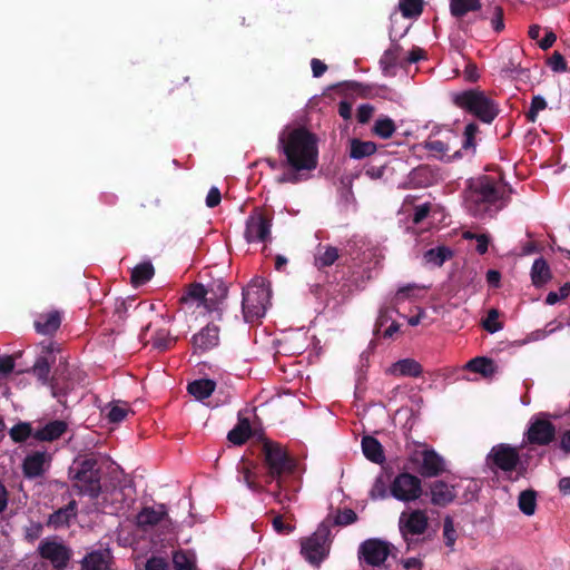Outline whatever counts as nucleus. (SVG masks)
Segmentation results:
<instances>
[{"mask_svg": "<svg viewBox=\"0 0 570 570\" xmlns=\"http://www.w3.org/2000/svg\"><path fill=\"white\" fill-rule=\"evenodd\" d=\"M106 417L111 423H120L125 420L127 414L129 413V406L124 402H114L110 403L105 409Z\"/></svg>", "mask_w": 570, "mask_h": 570, "instance_id": "58836bf2", "label": "nucleus"}, {"mask_svg": "<svg viewBox=\"0 0 570 570\" xmlns=\"http://www.w3.org/2000/svg\"><path fill=\"white\" fill-rule=\"evenodd\" d=\"M167 517L165 504L156 507H146L136 517L137 525L144 530L151 528L161 522Z\"/></svg>", "mask_w": 570, "mask_h": 570, "instance_id": "6ab92c4d", "label": "nucleus"}, {"mask_svg": "<svg viewBox=\"0 0 570 570\" xmlns=\"http://www.w3.org/2000/svg\"><path fill=\"white\" fill-rule=\"evenodd\" d=\"M453 255V252L446 246H436L426 250L423 255L424 263L430 266L440 267Z\"/></svg>", "mask_w": 570, "mask_h": 570, "instance_id": "cd10ccee", "label": "nucleus"}, {"mask_svg": "<svg viewBox=\"0 0 570 570\" xmlns=\"http://www.w3.org/2000/svg\"><path fill=\"white\" fill-rule=\"evenodd\" d=\"M175 570H197L196 553L191 550H179L173 556Z\"/></svg>", "mask_w": 570, "mask_h": 570, "instance_id": "7c9ffc66", "label": "nucleus"}, {"mask_svg": "<svg viewBox=\"0 0 570 570\" xmlns=\"http://www.w3.org/2000/svg\"><path fill=\"white\" fill-rule=\"evenodd\" d=\"M376 151V145L373 141H362L353 139L351 141L350 157L353 159H363Z\"/></svg>", "mask_w": 570, "mask_h": 570, "instance_id": "72a5a7b5", "label": "nucleus"}, {"mask_svg": "<svg viewBox=\"0 0 570 570\" xmlns=\"http://www.w3.org/2000/svg\"><path fill=\"white\" fill-rule=\"evenodd\" d=\"M485 461L493 472L502 473L509 480H518L525 471L518 449L507 443L492 446Z\"/></svg>", "mask_w": 570, "mask_h": 570, "instance_id": "20e7f679", "label": "nucleus"}, {"mask_svg": "<svg viewBox=\"0 0 570 570\" xmlns=\"http://www.w3.org/2000/svg\"><path fill=\"white\" fill-rule=\"evenodd\" d=\"M386 373L393 376L417 377L422 374V366L413 358H403L389 366Z\"/></svg>", "mask_w": 570, "mask_h": 570, "instance_id": "412c9836", "label": "nucleus"}, {"mask_svg": "<svg viewBox=\"0 0 570 570\" xmlns=\"http://www.w3.org/2000/svg\"><path fill=\"white\" fill-rule=\"evenodd\" d=\"M491 26L497 32H500L504 29L503 11L500 7H495L494 9V14L491 19Z\"/></svg>", "mask_w": 570, "mask_h": 570, "instance_id": "13d9d810", "label": "nucleus"}, {"mask_svg": "<svg viewBox=\"0 0 570 570\" xmlns=\"http://www.w3.org/2000/svg\"><path fill=\"white\" fill-rule=\"evenodd\" d=\"M499 313L497 309H490L485 321L483 322L484 328L490 333H495L502 330L501 323L498 322Z\"/></svg>", "mask_w": 570, "mask_h": 570, "instance_id": "09e8293b", "label": "nucleus"}, {"mask_svg": "<svg viewBox=\"0 0 570 570\" xmlns=\"http://www.w3.org/2000/svg\"><path fill=\"white\" fill-rule=\"evenodd\" d=\"M226 296L227 286L222 281H218L210 284L207 288L202 284L190 285L183 301L186 304L204 307L209 314L215 313L216 318H220Z\"/></svg>", "mask_w": 570, "mask_h": 570, "instance_id": "39448f33", "label": "nucleus"}, {"mask_svg": "<svg viewBox=\"0 0 570 570\" xmlns=\"http://www.w3.org/2000/svg\"><path fill=\"white\" fill-rule=\"evenodd\" d=\"M191 343L195 352L198 353L216 347L219 343V328L216 325L208 324L193 336Z\"/></svg>", "mask_w": 570, "mask_h": 570, "instance_id": "a211bd4d", "label": "nucleus"}, {"mask_svg": "<svg viewBox=\"0 0 570 570\" xmlns=\"http://www.w3.org/2000/svg\"><path fill=\"white\" fill-rule=\"evenodd\" d=\"M465 368L474 373H479L484 377L492 376L497 371L494 362L487 357H475L469 361L465 365Z\"/></svg>", "mask_w": 570, "mask_h": 570, "instance_id": "2f4dec72", "label": "nucleus"}, {"mask_svg": "<svg viewBox=\"0 0 570 570\" xmlns=\"http://www.w3.org/2000/svg\"><path fill=\"white\" fill-rule=\"evenodd\" d=\"M146 570H169V567L164 558L153 557L147 561Z\"/></svg>", "mask_w": 570, "mask_h": 570, "instance_id": "4d7b16f0", "label": "nucleus"}, {"mask_svg": "<svg viewBox=\"0 0 570 570\" xmlns=\"http://www.w3.org/2000/svg\"><path fill=\"white\" fill-rule=\"evenodd\" d=\"M215 386L216 384L212 380H196L188 384V392L197 400H204L212 395Z\"/></svg>", "mask_w": 570, "mask_h": 570, "instance_id": "473e14b6", "label": "nucleus"}, {"mask_svg": "<svg viewBox=\"0 0 570 570\" xmlns=\"http://www.w3.org/2000/svg\"><path fill=\"white\" fill-rule=\"evenodd\" d=\"M454 487L444 481H435L431 485V500L433 504L446 505L455 498Z\"/></svg>", "mask_w": 570, "mask_h": 570, "instance_id": "5701e85b", "label": "nucleus"}, {"mask_svg": "<svg viewBox=\"0 0 570 570\" xmlns=\"http://www.w3.org/2000/svg\"><path fill=\"white\" fill-rule=\"evenodd\" d=\"M481 7V0H450V13L456 19H461L470 12L479 11Z\"/></svg>", "mask_w": 570, "mask_h": 570, "instance_id": "a878e982", "label": "nucleus"}, {"mask_svg": "<svg viewBox=\"0 0 570 570\" xmlns=\"http://www.w3.org/2000/svg\"><path fill=\"white\" fill-rule=\"evenodd\" d=\"M271 298L268 282L263 277H255L243 291V315L247 323L262 318L267 309Z\"/></svg>", "mask_w": 570, "mask_h": 570, "instance_id": "423d86ee", "label": "nucleus"}, {"mask_svg": "<svg viewBox=\"0 0 570 570\" xmlns=\"http://www.w3.org/2000/svg\"><path fill=\"white\" fill-rule=\"evenodd\" d=\"M443 535H444L446 546L453 547L455 539H456V534H455V530L453 527V522L450 518H446L444 520Z\"/></svg>", "mask_w": 570, "mask_h": 570, "instance_id": "864d4df0", "label": "nucleus"}, {"mask_svg": "<svg viewBox=\"0 0 570 570\" xmlns=\"http://www.w3.org/2000/svg\"><path fill=\"white\" fill-rule=\"evenodd\" d=\"M362 452L364 456L373 463L381 464L385 461L382 444L373 436L365 435L362 438Z\"/></svg>", "mask_w": 570, "mask_h": 570, "instance_id": "4be33fe9", "label": "nucleus"}, {"mask_svg": "<svg viewBox=\"0 0 570 570\" xmlns=\"http://www.w3.org/2000/svg\"><path fill=\"white\" fill-rule=\"evenodd\" d=\"M465 238H475L476 239V252L481 255L485 254L489 247L490 238L484 235H473L470 232L464 234Z\"/></svg>", "mask_w": 570, "mask_h": 570, "instance_id": "603ef678", "label": "nucleus"}, {"mask_svg": "<svg viewBox=\"0 0 570 570\" xmlns=\"http://www.w3.org/2000/svg\"><path fill=\"white\" fill-rule=\"evenodd\" d=\"M154 266L150 262H144L135 266L131 271V282L139 286L148 282L154 276Z\"/></svg>", "mask_w": 570, "mask_h": 570, "instance_id": "c9c22d12", "label": "nucleus"}, {"mask_svg": "<svg viewBox=\"0 0 570 570\" xmlns=\"http://www.w3.org/2000/svg\"><path fill=\"white\" fill-rule=\"evenodd\" d=\"M423 289L424 287L415 284H409L406 286L400 287L394 297L395 303L397 304L400 302H403L405 298L409 297H417Z\"/></svg>", "mask_w": 570, "mask_h": 570, "instance_id": "c03bdc74", "label": "nucleus"}, {"mask_svg": "<svg viewBox=\"0 0 570 570\" xmlns=\"http://www.w3.org/2000/svg\"><path fill=\"white\" fill-rule=\"evenodd\" d=\"M278 141L291 167L277 178L278 183L296 184L303 179L302 171L316 168L318 146L314 134L302 127H287L279 134Z\"/></svg>", "mask_w": 570, "mask_h": 570, "instance_id": "f257e3e1", "label": "nucleus"}, {"mask_svg": "<svg viewBox=\"0 0 570 570\" xmlns=\"http://www.w3.org/2000/svg\"><path fill=\"white\" fill-rule=\"evenodd\" d=\"M570 294V283H566L557 292H550L546 297L548 305H554Z\"/></svg>", "mask_w": 570, "mask_h": 570, "instance_id": "de8ad7c7", "label": "nucleus"}, {"mask_svg": "<svg viewBox=\"0 0 570 570\" xmlns=\"http://www.w3.org/2000/svg\"><path fill=\"white\" fill-rule=\"evenodd\" d=\"M273 528L277 533L287 534L291 533L294 528L289 524H285L281 515L273 519Z\"/></svg>", "mask_w": 570, "mask_h": 570, "instance_id": "052dcab7", "label": "nucleus"}, {"mask_svg": "<svg viewBox=\"0 0 570 570\" xmlns=\"http://www.w3.org/2000/svg\"><path fill=\"white\" fill-rule=\"evenodd\" d=\"M390 491L399 501H415L422 493L421 480L410 473H401L393 480Z\"/></svg>", "mask_w": 570, "mask_h": 570, "instance_id": "9b49d317", "label": "nucleus"}, {"mask_svg": "<svg viewBox=\"0 0 570 570\" xmlns=\"http://www.w3.org/2000/svg\"><path fill=\"white\" fill-rule=\"evenodd\" d=\"M507 187L489 176L471 178L464 190V206L478 218L493 216L505 205Z\"/></svg>", "mask_w": 570, "mask_h": 570, "instance_id": "f03ea898", "label": "nucleus"}, {"mask_svg": "<svg viewBox=\"0 0 570 570\" xmlns=\"http://www.w3.org/2000/svg\"><path fill=\"white\" fill-rule=\"evenodd\" d=\"M73 487L81 495L97 499L101 493L100 471L97 461L92 458L75 462L69 469Z\"/></svg>", "mask_w": 570, "mask_h": 570, "instance_id": "0eeeda50", "label": "nucleus"}, {"mask_svg": "<svg viewBox=\"0 0 570 570\" xmlns=\"http://www.w3.org/2000/svg\"><path fill=\"white\" fill-rule=\"evenodd\" d=\"M77 515V503L76 501H70L66 507L55 511L49 517V525L53 528H62L69 525L70 521L75 519Z\"/></svg>", "mask_w": 570, "mask_h": 570, "instance_id": "b1692460", "label": "nucleus"}, {"mask_svg": "<svg viewBox=\"0 0 570 570\" xmlns=\"http://www.w3.org/2000/svg\"><path fill=\"white\" fill-rule=\"evenodd\" d=\"M399 8L404 17H415L422 12V0H400Z\"/></svg>", "mask_w": 570, "mask_h": 570, "instance_id": "a19ab883", "label": "nucleus"}, {"mask_svg": "<svg viewBox=\"0 0 570 570\" xmlns=\"http://www.w3.org/2000/svg\"><path fill=\"white\" fill-rule=\"evenodd\" d=\"M14 367V362L11 357H2L0 358V374H8Z\"/></svg>", "mask_w": 570, "mask_h": 570, "instance_id": "774afa93", "label": "nucleus"}, {"mask_svg": "<svg viewBox=\"0 0 570 570\" xmlns=\"http://www.w3.org/2000/svg\"><path fill=\"white\" fill-rule=\"evenodd\" d=\"M459 140L454 131L446 129L431 136L424 142V146L434 157L451 160L462 156L461 151L455 149L460 142Z\"/></svg>", "mask_w": 570, "mask_h": 570, "instance_id": "9d476101", "label": "nucleus"}, {"mask_svg": "<svg viewBox=\"0 0 570 570\" xmlns=\"http://www.w3.org/2000/svg\"><path fill=\"white\" fill-rule=\"evenodd\" d=\"M61 323V316L58 312H51L38 317L35 327L38 333L47 335L58 330Z\"/></svg>", "mask_w": 570, "mask_h": 570, "instance_id": "bb28decb", "label": "nucleus"}, {"mask_svg": "<svg viewBox=\"0 0 570 570\" xmlns=\"http://www.w3.org/2000/svg\"><path fill=\"white\" fill-rule=\"evenodd\" d=\"M479 132V126L475 122H470L465 126L463 132V140L461 141L462 149L473 153L475 149V137Z\"/></svg>", "mask_w": 570, "mask_h": 570, "instance_id": "ea45409f", "label": "nucleus"}, {"mask_svg": "<svg viewBox=\"0 0 570 570\" xmlns=\"http://www.w3.org/2000/svg\"><path fill=\"white\" fill-rule=\"evenodd\" d=\"M67 430L66 422L56 420L47 423L41 429L37 430L36 438L41 441H53L59 439Z\"/></svg>", "mask_w": 570, "mask_h": 570, "instance_id": "393cba45", "label": "nucleus"}, {"mask_svg": "<svg viewBox=\"0 0 570 570\" xmlns=\"http://www.w3.org/2000/svg\"><path fill=\"white\" fill-rule=\"evenodd\" d=\"M373 111H374V108L372 105H370V104L361 105L357 108V114H356L358 122L366 124L370 120V118L372 117Z\"/></svg>", "mask_w": 570, "mask_h": 570, "instance_id": "6e6d98bb", "label": "nucleus"}, {"mask_svg": "<svg viewBox=\"0 0 570 570\" xmlns=\"http://www.w3.org/2000/svg\"><path fill=\"white\" fill-rule=\"evenodd\" d=\"M338 258V250L333 246L318 247L315 255V265L318 268L331 266Z\"/></svg>", "mask_w": 570, "mask_h": 570, "instance_id": "e433bc0d", "label": "nucleus"}, {"mask_svg": "<svg viewBox=\"0 0 570 570\" xmlns=\"http://www.w3.org/2000/svg\"><path fill=\"white\" fill-rule=\"evenodd\" d=\"M272 218L255 209L246 219L245 239L248 243H266L271 239Z\"/></svg>", "mask_w": 570, "mask_h": 570, "instance_id": "f8f14e48", "label": "nucleus"}, {"mask_svg": "<svg viewBox=\"0 0 570 570\" xmlns=\"http://www.w3.org/2000/svg\"><path fill=\"white\" fill-rule=\"evenodd\" d=\"M30 434V426L26 423L18 424L10 430V435L14 441H23Z\"/></svg>", "mask_w": 570, "mask_h": 570, "instance_id": "5fc2aeb1", "label": "nucleus"}, {"mask_svg": "<svg viewBox=\"0 0 570 570\" xmlns=\"http://www.w3.org/2000/svg\"><path fill=\"white\" fill-rule=\"evenodd\" d=\"M518 507L523 514L533 515L537 509V493L533 490L522 491L518 499Z\"/></svg>", "mask_w": 570, "mask_h": 570, "instance_id": "4c0bfd02", "label": "nucleus"}, {"mask_svg": "<svg viewBox=\"0 0 570 570\" xmlns=\"http://www.w3.org/2000/svg\"><path fill=\"white\" fill-rule=\"evenodd\" d=\"M548 65L554 72H563L567 70V62L563 56L558 51L552 53L548 60Z\"/></svg>", "mask_w": 570, "mask_h": 570, "instance_id": "3c124183", "label": "nucleus"}, {"mask_svg": "<svg viewBox=\"0 0 570 570\" xmlns=\"http://www.w3.org/2000/svg\"><path fill=\"white\" fill-rule=\"evenodd\" d=\"M153 346L157 350H166L168 348L171 343L175 341L173 336H170V333L166 328L158 330L153 335Z\"/></svg>", "mask_w": 570, "mask_h": 570, "instance_id": "37998d69", "label": "nucleus"}, {"mask_svg": "<svg viewBox=\"0 0 570 570\" xmlns=\"http://www.w3.org/2000/svg\"><path fill=\"white\" fill-rule=\"evenodd\" d=\"M51 463V454L47 451H32L26 455L22 463L23 475L27 479H36L42 476L49 469Z\"/></svg>", "mask_w": 570, "mask_h": 570, "instance_id": "2eb2a0df", "label": "nucleus"}, {"mask_svg": "<svg viewBox=\"0 0 570 570\" xmlns=\"http://www.w3.org/2000/svg\"><path fill=\"white\" fill-rule=\"evenodd\" d=\"M551 278L550 267L543 258H537L531 268V279L534 286L540 287Z\"/></svg>", "mask_w": 570, "mask_h": 570, "instance_id": "c756f323", "label": "nucleus"}, {"mask_svg": "<svg viewBox=\"0 0 570 570\" xmlns=\"http://www.w3.org/2000/svg\"><path fill=\"white\" fill-rule=\"evenodd\" d=\"M547 108V101L542 96H534L531 100L530 109L527 114L531 122L537 120L538 114Z\"/></svg>", "mask_w": 570, "mask_h": 570, "instance_id": "a18cd8bd", "label": "nucleus"}, {"mask_svg": "<svg viewBox=\"0 0 570 570\" xmlns=\"http://www.w3.org/2000/svg\"><path fill=\"white\" fill-rule=\"evenodd\" d=\"M330 523L322 522L316 531L301 541V553L307 562L320 566L330 553Z\"/></svg>", "mask_w": 570, "mask_h": 570, "instance_id": "6e6552de", "label": "nucleus"}, {"mask_svg": "<svg viewBox=\"0 0 570 570\" xmlns=\"http://www.w3.org/2000/svg\"><path fill=\"white\" fill-rule=\"evenodd\" d=\"M313 76L318 78L326 71V65L318 59H312L311 61Z\"/></svg>", "mask_w": 570, "mask_h": 570, "instance_id": "0e129e2a", "label": "nucleus"}, {"mask_svg": "<svg viewBox=\"0 0 570 570\" xmlns=\"http://www.w3.org/2000/svg\"><path fill=\"white\" fill-rule=\"evenodd\" d=\"M356 519L357 515L352 509H345L336 514L333 522L338 525H348L354 523Z\"/></svg>", "mask_w": 570, "mask_h": 570, "instance_id": "8fccbe9b", "label": "nucleus"}, {"mask_svg": "<svg viewBox=\"0 0 570 570\" xmlns=\"http://www.w3.org/2000/svg\"><path fill=\"white\" fill-rule=\"evenodd\" d=\"M82 570H111L109 549H98L89 552L82 560Z\"/></svg>", "mask_w": 570, "mask_h": 570, "instance_id": "aec40b11", "label": "nucleus"}, {"mask_svg": "<svg viewBox=\"0 0 570 570\" xmlns=\"http://www.w3.org/2000/svg\"><path fill=\"white\" fill-rule=\"evenodd\" d=\"M252 435V428L248 419H238L237 425L229 431L227 439L235 445L245 443Z\"/></svg>", "mask_w": 570, "mask_h": 570, "instance_id": "c85d7f7f", "label": "nucleus"}, {"mask_svg": "<svg viewBox=\"0 0 570 570\" xmlns=\"http://www.w3.org/2000/svg\"><path fill=\"white\" fill-rule=\"evenodd\" d=\"M554 434V425L543 416H537L531 420L527 431L528 441L538 445L549 444L553 440Z\"/></svg>", "mask_w": 570, "mask_h": 570, "instance_id": "dca6fc26", "label": "nucleus"}, {"mask_svg": "<svg viewBox=\"0 0 570 570\" xmlns=\"http://www.w3.org/2000/svg\"><path fill=\"white\" fill-rule=\"evenodd\" d=\"M405 570H422V562L419 558H407L402 560Z\"/></svg>", "mask_w": 570, "mask_h": 570, "instance_id": "69168bd1", "label": "nucleus"}, {"mask_svg": "<svg viewBox=\"0 0 570 570\" xmlns=\"http://www.w3.org/2000/svg\"><path fill=\"white\" fill-rule=\"evenodd\" d=\"M415 455L423 476H435L444 470L443 459L434 450H423Z\"/></svg>", "mask_w": 570, "mask_h": 570, "instance_id": "f3484780", "label": "nucleus"}, {"mask_svg": "<svg viewBox=\"0 0 570 570\" xmlns=\"http://www.w3.org/2000/svg\"><path fill=\"white\" fill-rule=\"evenodd\" d=\"M31 372L42 384H48L50 365L45 357H39L33 364Z\"/></svg>", "mask_w": 570, "mask_h": 570, "instance_id": "79ce46f5", "label": "nucleus"}, {"mask_svg": "<svg viewBox=\"0 0 570 570\" xmlns=\"http://www.w3.org/2000/svg\"><path fill=\"white\" fill-rule=\"evenodd\" d=\"M352 112H353V108H352L351 102H348L346 100H342L338 104V114L343 119L348 120L352 117Z\"/></svg>", "mask_w": 570, "mask_h": 570, "instance_id": "e2e57ef3", "label": "nucleus"}, {"mask_svg": "<svg viewBox=\"0 0 570 570\" xmlns=\"http://www.w3.org/2000/svg\"><path fill=\"white\" fill-rule=\"evenodd\" d=\"M389 554V544L377 539H368L364 541L358 549L360 559L373 567H379L384 563Z\"/></svg>", "mask_w": 570, "mask_h": 570, "instance_id": "4468645a", "label": "nucleus"}, {"mask_svg": "<svg viewBox=\"0 0 570 570\" xmlns=\"http://www.w3.org/2000/svg\"><path fill=\"white\" fill-rule=\"evenodd\" d=\"M265 464L268 469V476L277 481L281 488V479L293 472L294 461L287 455L285 450L276 443H264Z\"/></svg>", "mask_w": 570, "mask_h": 570, "instance_id": "1a4fd4ad", "label": "nucleus"}, {"mask_svg": "<svg viewBox=\"0 0 570 570\" xmlns=\"http://www.w3.org/2000/svg\"><path fill=\"white\" fill-rule=\"evenodd\" d=\"M222 199L220 191L217 187H212L206 196V205L209 208L216 207Z\"/></svg>", "mask_w": 570, "mask_h": 570, "instance_id": "bf43d9fd", "label": "nucleus"}, {"mask_svg": "<svg viewBox=\"0 0 570 570\" xmlns=\"http://www.w3.org/2000/svg\"><path fill=\"white\" fill-rule=\"evenodd\" d=\"M370 497L373 500H382L387 497L386 482L382 475L375 479L373 487L370 491Z\"/></svg>", "mask_w": 570, "mask_h": 570, "instance_id": "49530a36", "label": "nucleus"}, {"mask_svg": "<svg viewBox=\"0 0 570 570\" xmlns=\"http://www.w3.org/2000/svg\"><path fill=\"white\" fill-rule=\"evenodd\" d=\"M451 100L458 108L472 114L484 124H491L499 114L498 105L478 89L454 91Z\"/></svg>", "mask_w": 570, "mask_h": 570, "instance_id": "7ed1b4c3", "label": "nucleus"}, {"mask_svg": "<svg viewBox=\"0 0 570 570\" xmlns=\"http://www.w3.org/2000/svg\"><path fill=\"white\" fill-rule=\"evenodd\" d=\"M430 213V205L429 204H422L415 207L414 214H413V222L415 224L421 223Z\"/></svg>", "mask_w": 570, "mask_h": 570, "instance_id": "680f3d73", "label": "nucleus"}, {"mask_svg": "<svg viewBox=\"0 0 570 570\" xmlns=\"http://www.w3.org/2000/svg\"><path fill=\"white\" fill-rule=\"evenodd\" d=\"M399 528L405 541L411 537L423 534L428 528V515L422 510L403 511L399 519Z\"/></svg>", "mask_w": 570, "mask_h": 570, "instance_id": "ddd939ff", "label": "nucleus"}, {"mask_svg": "<svg viewBox=\"0 0 570 570\" xmlns=\"http://www.w3.org/2000/svg\"><path fill=\"white\" fill-rule=\"evenodd\" d=\"M464 78L468 81H476L479 79L478 68L473 63H469L464 70Z\"/></svg>", "mask_w": 570, "mask_h": 570, "instance_id": "338daca9", "label": "nucleus"}, {"mask_svg": "<svg viewBox=\"0 0 570 570\" xmlns=\"http://www.w3.org/2000/svg\"><path fill=\"white\" fill-rule=\"evenodd\" d=\"M395 129H396V127H395L393 119H391L387 116H380L375 120L373 128H372L374 135L382 139L391 138L393 136V134L395 132Z\"/></svg>", "mask_w": 570, "mask_h": 570, "instance_id": "f704fd0d", "label": "nucleus"}]
</instances>
